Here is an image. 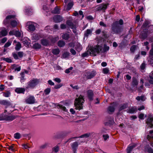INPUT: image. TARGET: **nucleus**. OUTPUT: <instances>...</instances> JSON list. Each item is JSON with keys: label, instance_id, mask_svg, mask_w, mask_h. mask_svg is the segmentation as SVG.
Returning <instances> with one entry per match:
<instances>
[{"label": "nucleus", "instance_id": "f257e3e1", "mask_svg": "<svg viewBox=\"0 0 153 153\" xmlns=\"http://www.w3.org/2000/svg\"><path fill=\"white\" fill-rule=\"evenodd\" d=\"M102 49V47L99 45L91 47L87 51L83 53L82 56L85 57L89 55L92 56H95L101 51Z\"/></svg>", "mask_w": 153, "mask_h": 153}, {"label": "nucleus", "instance_id": "f03ea898", "mask_svg": "<svg viewBox=\"0 0 153 153\" xmlns=\"http://www.w3.org/2000/svg\"><path fill=\"white\" fill-rule=\"evenodd\" d=\"M123 24V21L122 19L119 21H117L114 22L111 25V30L113 33L118 34L121 32L122 29L121 26Z\"/></svg>", "mask_w": 153, "mask_h": 153}, {"label": "nucleus", "instance_id": "7ed1b4c3", "mask_svg": "<svg viewBox=\"0 0 153 153\" xmlns=\"http://www.w3.org/2000/svg\"><path fill=\"white\" fill-rule=\"evenodd\" d=\"M15 16L13 15H9L7 16L3 22L4 24L6 25L10 22V24L13 27H15L17 25L16 21L15 20Z\"/></svg>", "mask_w": 153, "mask_h": 153}, {"label": "nucleus", "instance_id": "20e7f679", "mask_svg": "<svg viewBox=\"0 0 153 153\" xmlns=\"http://www.w3.org/2000/svg\"><path fill=\"white\" fill-rule=\"evenodd\" d=\"M84 102L83 97L81 95H80L78 98H76L74 102L76 109L78 110L82 109Z\"/></svg>", "mask_w": 153, "mask_h": 153}, {"label": "nucleus", "instance_id": "39448f33", "mask_svg": "<svg viewBox=\"0 0 153 153\" xmlns=\"http://www.w3.org/2000/svg\"><path fill=\"white\" fill-rule=\"evenodd\" d=\"M39 81L36 79H33L30 80L26 84V89H33L39 83Z\"/></svg>", "mask_w": 153, "mask_h": 153}, {"label": "nucleus", "instance_id": "423d86ee", "mask_svg": "<svg viewBox=\"0 0 153 153\" xmlns=\"http://www.w3.org/2000/svg\"><path fill=\"white\" fill-rule=\"evenodd\" d=\"M96 72L94 71H86L84 74L85 78L87 79H90L93 78L96 75Z\"/></svg>", "mask_w": 153, "mask_h": 153}, {"label": "nucleus", "instance_id": "0eeeda50", "mask_svg": "<svg viewBox=\"0 0 153 153\" xmlns=\"http://www.w3.org/2000/svg\"><path fill=\"white\" fill-rule=\"evenodd\" d=\"M27 26H28V31H33L35 30V27L36 24L31 22H28L27 23Z\"/></svg>", "mask_w": 153, "mask_h": 153}, {"label": "nucleus", "instance_id": "6e6552de", "mask_svg": "<svg viewBox=\"0 0 153 153\" xmlns=\"http://www.w3.org/2000/svg\"><path fill=\"white\" fill-rule=\"evenodd\" d=\"M35 98L33 96L30 95L25 100V102L28 104H33L35 102Z\"/></svg>", "mask_w": 153, "mask_h": 153}, {"label": "nucleus", "instance_id": "1a4fd4ad", "mask_svg": "<svg viewBox=\"0 0 153 153\" xmlns=\"http://www.w3.org/2000/svg\"><path fill=\"white\" fill-rule=\"evenodd\" d=\"M2 120L12 121L15 119L14 116H12L4 115L2 114Z\"/></svg>", "mask_w": 153, "mask_h": 153}, {"label": "nucleus", "instance_id": "9d476101", "mask_svg": "<svg viewBox=\"0 0 153 153\" xmlns=\"http://www.w3.org/2000/svg\"><path fill=\"white\" fill-rule=\"evenodd\" d=\"M108 5V4H101L97 8V10L98 11L102 10L104 11L107 9Z\"/></svg>", "mask_w": 153, "mask_h": 153}, {"label": "nucleus", "instance_id": "9b49d317", "mask_svg": "<svg viewBox=\"0 0 153 153\" xmlns=\"http://www.w3.org/2000/svg\"><path fill=\"white\" fill-rule=\"evenodd\" d=\"M71 147L74 153H76V151L78 145L77 142H75L71 145Z\"/></svg>", "mask_w": 153, "mask_h": 153}, {"label": "nucleus", "instance_id": "f8f14e48", "mask_svg": "<svg viewBox=\"0 0 153 153\" xmlns=\"http://www.w3.org/2000/svg\"><path fill=\"white\" fill-rule=\"evenodd\" d=\"M7 33V31L4 27H2L0 28V36H4L6 35Z\"/></svg>", "mask_w": 153, "mask_h": 153}, {"label": "nucleus", "instance_id": "ddd939ff", "mask_svg": "<svg viewBox=\"0 0 153 153\" xmlns=\"http://www.w3.org/2000/svg\"><path fill=\"white\" fill-rule=\"evenodd\" d=\"M54 21L56 22H59L63 20L62 16L59 15H56L54 16L53 18Z\"/></svg>", "mask_w": 153, "mask_h": 153}, {"label": "nucleus", "instance_id": "4468645a", "mask_svg": "<svg viewBox=\"0 0 153 153\" xmlns=\"http://www.w3.org/2000/svg\"><path fill=\"white\" fill-rule=\"evenodd\" d=\"M69 19H70V20H68L67 21L66 24L71 28H73V27H74V26L75 25H74L73 24V23L71 21V20H72V17H70Z\"/></svg>", "mask_w": 153, "mask_h": 153}, {"label": "nucleus", "instance_id": "2eb2a0df", "mask_svg": "<svg viewBox=\"0 0 153 153\" xmlns=\"http://www.w3.org/2000/svg\"><path fill=\"white\" fill-rule=\"evenodd\" d=\"M41 38L39 34H34L32 36V39L33 40H37Z\"/></svg>", "mask_w": 153, "mask_h": 153}, {"label": "nucleus", "instance_id": "dca6fc26", "mask_svg": "<svg viewBox=\"0 0 153 153\" xmlns=\"http://www.w3.org/2000/svg\"><path fill=\"white\" fill-rule=\"evenodd\" d=\"M25 89L22 88H16L15 90V91L18 93H23L24 94L25 91Z\"/></svg>", "mask_w": 153, "mask_h": 153}, {"label": "nucleus", "instance_id": "f3484780", "mask_svg": "<svg viewBox=\"0 0 153 153\" xmlns=\"http://www.w3.org/2000/svg\"><path fill=\"white\" fill-rule=\"evenodd\" d=\"M138 82L136 78L133 77L132 78V81L131 82L132 86L133 87H135L136 88L138 84Z\"/></svg>", "mask_w": 153, "mask_h": 153}, {"label": "nucleus", "instance_id": "a211bd4d", "mask_svg": "<svg viewBox=\"0 0 153 153\" xmlns=\"http://www.w3.org/2000/svg\"><path fill=\"white\" fill-rule=\"evenodd\" d=\"M61 37L65 40H68L70 38V35L67 33H63L61 35Z\"/></svg>", "mask_w": 153, "mask_h": 153}, {"label": "nucleus", "instance_id": "6ab92c4d", "mask_svg": "<svg viewBox=\"0 0 153 153\" xmlns=\"http://www.w3.org/2000/svg\"><path fill=\"white\" fill-rule=\"evenodd\" d=\"M145 151L148 153H153V149L150 147L149 145L145 146Z\"/></svg>", "mask_w": 153, "mask_h": 153}, {"label": "nucleus", "instance_id": "aec40b11", "mask_svg": "<svg viewBox=\"0 0 153 153\" xmlns=\"http://www.w3.org/2000/svg\"><path fill=\"white\" fill-rule=\"evenodd\" d=\"M88 97L90 100H93L94 94L93 91L91 90H88L87 92Z\"/></svg>", "mask_w": 153, "mask_h": 153}, {"label": "nucleus", "instance_id": "412c9836", "mask_svg": "<svg viewBox=\"0 0 153 153\" xmlns=\"http://www.w3.org/2000/svg\"><path fill=\"white\" fill-rule=\"evenodd\" d=\"M92 29H87L85 31L84 34V36L87 37L89 35H91L92 33Z\"/></svg>", "mask_w": 153, "mask_h": 153}, {"label": "nucleus", "instance_id": "4be33fe9", "mask_svg": "<svg viewBox=\"0 0 153 153\" xmlns=\"http://www.w3.org/2000/svg\"><path fill=\"white\" fill-rule=\"evenodd\" d=\"M136 146V145H130L127 149V153H130L132 149L134 148Z\"/></svg>", "mask_w": 153, "mask_h": 153}, {"label": "nucleus", "instance_id": "5701e85b", "mask_svg": "<svg viewBox=\"0 0 153 153\" xmlns=\"http://www.w3.org/2000/svg\"><path fill=\"white\" fill-rule=\"evenodd\" d=\"M116 103L114 102L112 105L110 106L108 108V111L112 112L114 111V107L115 106Z\"/></svg>", "mask_w": 153, "mask_h": 153}, {"label": "nucleus", "instance_id": "b1692460", "mask_svg": "<svg viewBox=\"0 0 153 153\" xmlns=\"http://www.w3.org/2000/svg\"><path fill=\"white\" fill-rule=\"evenodd\" d=\"M13 43H16L15 47V49L17 51L19 50L21 48V45L19 42H17L16 40H14L13 41Z\"/></svg>", "mask_w": 153, "mask_h": 153}, {"label": "nucleus", "instance_id": "393cba45", "mask_svg": "<svg viewBox=\"0 0 153 153\" xmlns=\"http://www.w3.org/2000/svg\"><path fill=\"white\" fill-rule=\"evenodd\" d=\"M75 48L77 51L80 52L82 49V47L79 43H77L76 44Z\"/></svg>", "mask_w": 153, "mask_h": 153}, {"label": "nucleus", "instance_id": "a878e982", "mask_svg": "<svg viewBox=\"0 0 153 153\" xmlns=\"http://www.w3.org/2000/svg\"><path fill=\"white\" fill-rule=\"evenodd\" d=\"M49 38L52 42L54 43L59 39V37L58 36H55L54 37H53L51 36H50L49 37Z\"/></svg>", "mask_w": 153, "mask_h": 153}, {"label": "nucleus", "instance_id": "bb28decb", "mask_svg": "<svg viewBox=\"0 0 153 153\" xmlns=\"http://www.w3.org/2000/svg\"><path fill=\"white\" fill-rule=\"evenodd\" d=\"M0 104L4 105H10V102L6 100H0Z\"/></svg>", "mask_w": 153, "mask_h": 153}, {"label": "nucleus", "instance_id": "cd10ccee", "mask_svg": "<svg viewBox=\"0 0 153 153\" xmlns=\"http://www.w3.org/2000/svg\"><path fill=\"white\" fill-rule=\"evenodd\" d=\"M65 45V42L63 41L60 40L58 42V45L60 47H63Z\"/></svg>", "mask_w": 153, "mask_h": 153}, {"label": "nucleus", "instance_id": "c85d7f7f", "mask_svg": "<svg viewBox=\"0 0 153 153\" xmlns=\"http://www.w3.org/2000/svg\"><path fill=\"white\" fill-rule=\"evenodd\" d=\"M60 50L58 48L54 49L52 50V53L55 55H57L59 53Z\"/></svg>", "mask_w": 153, "mask_h": 153}, {"label": "nucleus", "instance_id": "c756f323", "mask_svg": "<svg viewBox=\"0 0 153 153\" xmlns=\"http://www.w3.org/2000/svg\"><path fill=\"white\" fill-rule=\"evenodd\" d=\"M74 3L72 1L69 2L67 5V10H69L72 7Z\"/></svg>", "mask_w": 153, "mask_h": 153}, {"label": "nucleus", "instance_id": "7c9ffc66", "mask_svg": "<svg viewBox=\"0 0 153 153\" xmlns=\"http://www.w3.org/2000/svg\"><path fill=\"white\" fill-rule=\"evenodd\" d=\"M2 60L5 61L8 63H11L12 62L11 59H10L8 58H5L3 57H1V61Z\"/></svg>", "mask_w": 153, "mask_h": 153}, {"label": "nucleus", "instance_id": "2f4dec72", "mask_svg": "<svg viewBox=\"0 0 153 153\" xmlns=\"http://www.w3.org/2000/svg\"><path fill=\"white\" fill-rule=\"evenodd\" d=\"M33 47L34 49H40L41 46L40 44L38 43H36L33 45Z\"/></svg>", "mask_w": 153, "mask_h": 153}, {"label": "nucleus", "instance_id": "473e14b6", "mask_svg": "<svg viewBox=\"0 0 153 153\" xmlns=\"http://www.w3.org/2000/svg\"><path fill=\"white\" fill-rule=\"evenodd\" d=\"M137 110V108H136L134 107H132L131 108L129 109L128 112L129 113H133L135 112Z\"/></svg>", "mask_w": 153, "mask_h": 153}, {"label": "nucleus", "instance_id": "72a5a7b5", "mask_svg": "<svg viewBox=\"0 0 153 153\" xmlns=\"http://www.w3.org/2000/svg\"><path fill=\"white\" fill-rule=\"evenodd\" d=\"M136 99L139 101L141 100L142 101H144L146 99V98L145 97H144L143 96H142L140 97L137 96L136 98Z\"/></svg>", "mask_w": 153, "mask_h": 153}, {"label": "nucleus", "instance_id": "f704fd0d", "mask_svg": "<svg viewBox=\"0 0 153 153\" xmlns=\"http://www.w3.org/2000/svg\"><path fill=\"white\" fill-rule=\"evenodd\" d=\"M7 149L11 152H14L15 150L13 145L9 146L8 147H7Z\"/></svg>", "mask_w": 153, "mask_h": 153}, {"label": "nucleus", "instance_id": "c9c22d12", "mask_svg": "<svg viewBox=\"0 0 153 153\" xmlns=\"http://www.w3.org/2000/svg\"><path fill=\"white\" fill-rule=\"evenodd\" d=\"M41 43L42 45L46 46L48 44V42L47 40L42 39L41 40Z\"/></svg>", "mask_w": 153, "mask_h": 153}, {"label": "nucleus", "instance_id": "e433bc0d", "mask_svg": "<svg viewBox=\"0 0 153 153\" xmlns=\"http://www.w3.org/2000/svg\"><path fill=\"white\" fill-rule=\"evenodd\" d=\"M52 13L55 14H59L60 13L59 9L57 7H56L52 11Z\"/></svg>", "mask_w": 153, "mask_h": 153}, {"label": "nucleus", "instance_id": "4c0bfd02", "mask_svg": "<svg viewBox=\"0 0 153 153\" xmlns=\"http://www.w3.org/2000/svg\"><path fill=\"white\" fill-rule=\"evenodd\" d=\"M22 35V33L21 32L19 31H15L14 35L16 37H20Z\"/></svg>", "mask_w": 153, "mask_h": 153}, {"label": "nucleus", "instance_id": "58836bf2", "mask_svg": "<svg viewBox=\"0 0 153 153\" xmlns=\"http://www.w3.org/2000/svg\"><path fill=\"white\" fill-rule=\"evenodd\" d=\"M20 75H21V77H20V81L21 82H24L25 79L24 78L25 76H24V72H22L20 74Z\"/></svg>", "mask_w": 153, "mask_h": 153}, {"label": "nucleus", "instance_id": "ea45409f", "mask_svg": "<svg viewBox=\"0 0 153 153\" xmlns=\"http://www.w3.org/2000/svg\"><path fill=\"white\" fill-rule=\"evenodd\" d=\"M91 134L90 133H86L83 134L80 136V138L88 137L90 136Z\"/></svg>", "mask_w": 153, "mask_h": 153}, {"label": "nucleus", "instance_id": "a19ab883", "mask_svg": "<svg viewBox=\"0 0 153 153\" xmlns=\"http://www.w3.org/2000/svg\"><path fill=\"white\" fill-rule=\"evenodd\" d=\"M20 134L19 133H16L14 135V137L16 139H19L20 138Z\"/></svg>", "mask_w": 153, "mask_h": 153}, {"label": "nucleus", "instance_id": "79ce46f5", "mask_svg": "<svg viewBox=\"0 0 153 153\" xmlns=\"http://www.w3.org/2000/svg\"><path fill=\"white\" fill-rule=\"evenodd\" d=\"M69 56V53L68 52H66L64 53L62 57L63 58H65L68 57Z\"/></svg>", "mask_w": 153, "mask_h": 153}, {"label": "nucleus", "instance_id": "37998d69", "mask_svg": "<svg viewBox=\"0 0 153 153\" xmlns=\"http://www.w3.org/2000/svg\"><path fill=\"white\" fill-rule=\"evenodd\" d=\"M109 71L108 68H105L103 69L102 72L104 74H107L108 73Z\"/></svg>", "mask_w": 153, "mask_h": 153}, {"label": "nucleus", "instance_id": "c03bdc74", "mask_svg": "<svg viewBox=\"0 0 153 153\" xmlns=\"http://www.w3.org/2000/svg\"><path fill=\"white\" fill-rule=\"evenodd\" d=\"M136 48V46L135 45L132 46L130 48V51L132 52H134Z\"/></svg>", "mask_w": 153, "mask_h": 153}, {"label": "nucleus", "instance_id": "a18cd8bd", "mask_svg": "<svg viewBox=\"0 0 153 153\" xmlns=\"http://www.w3.org/2000/svg\"><path fill=\"white\" fill-rule=\"evenodd\" d=\"M51 89L50 88H47L44 91V92L46 95H48L50 93Z\"/></svg>", "mask_w": 153, "mask_h": 153}, {"label": "nucleus", "instance_id": "49530a36", "mask_svg": "<svg viewBox=\"0 0 153 153\" xmlns=\"http://www.w3.org/2000/svg\"><path fill=\"white\" fill-rule=\"evenodd\" d=\"M127 105L126 104H123V105H121V106L120 108V110H121L123 109H124L127 108Z\"/></svg>", "mask_w": 153, "mask_h": 153}, {"label": "nucleus", "instance_id": "de8ad7c7", "mask_svg": "<svg viewBox=\"0 0 153 153\" xmlns=\"http://www.w3.org/2000/svg\"><path fill=\"white\" fill-rule=\"evenodd\" d=\"M58 106V108L61 109L64 111H66L67 110L66 108L64 106L61 105H59Z\"/></svg>", "mask_w": 153, "mask_h": 153}, {"label": "nucleus", "instance_id": "09e8293b", "mask_svg": "<svg viewBox=\"0 0 153 153\" xmlns=\"http://www.w3.org/2000/svg\"><path fill=\"white\" fill-rule=\"evenodd\" d=\"M25 11L26 13L27 14H30V13H29L30 12H32V10L30 8H28V9H25Z\"/></svg>", "mask_w": 153, "mask_h": 153}, {"label": "nucleus", "instance_id": "8fccbe9b", "mask_svg": "<svg viewBox=\"0 0 153 153\" xmlns=\"http://www.w3.org/2000/svg\"><path fill=\"white\" fill-rule=\"evenodd\" d=\"M59 149V146H55L53 149V151L55 152H58Z\"/></svg>", "mask_w": 153, "mask_h": 153}, {"label": "nucleus", "instance_id": "3c124183", "mask_svg": "<svg viewBox=\"0 0 153 153\" xmlns=\"http://www.w3.org/2000/svg\"><path fill=\"white\" fill-rule=\"evenodd\" d=\"M73 68V67H71L70 68L66 69L65 71V73L67 74L69 73L72 70Z\"/></svg>", "mask_w": 153, "mask_h": 153}, {"label": "nucleus", "instance_id": "603ef678", "mask_svg": "<svg viewBox=\"0 0 153 153\" xmlns=\"http://www.w3.org/2000/svg\"><path fill=\"white\" fill-rule=\"evenodd\" d=\"M11 42L8 41L4 45V47H8L11 44Z\"/></svg>", "mask_w": 153, "mask_h": 153}, {"label": "nucleus", "instance_id": "864d4df0", "mask_svg": "<svg viewBox=\"0 0 153 153\" xmlns=\"http://www.w3.org/2000/svg\"><path fill=\"white\" fill-rule=\"evenodd\" d=\"M147 139L149 142H151L152 140H153V137L150 136L149 135H148L147 136Z\"/></svg>", "mask_w": 153, "mask_h": 153}, {"label": "nucleus", "instance_id": "5fc2aeb1", "mask_svg": "<svg viewBox=\"0 0 153 153\" xmlns=\"http://www.w3.org/2000/svg\"><path fill=\"white\" fill-rule=\"evenodd\" d=\"M150 33L153 32V25H150L148 27Z\"/></svg>", "mask_w": 153, "mask_h": 153}, {"label": "nucleus", "instance_id": "6e6d98bb", "mask_svg": "<svg viewBox=\"0 0 153 153\" xmlns=\"http://www.w3.org/2000/svg\"><path fill=\"white\" fill-rule=\"evenodd\" d=\"M109 48L108 46H107L106 45H104L103 48V50L105 52L108 51L109 49Z\"/></svg>", "mask_w": 153, "mask_h": 153}, {"label": "nucleus", "instance_id": "4d7b16f0", "mask_svg": "<svg viewBox=\"0 0 153 153\" xmlns=\"http://www.w3.org/2000/svg\"><path fill=\"white\" fill-rule=\"evenodd\" d=\"M150 79L149 80V82L150 83L153 84V77L152 75H149Z\"/></svg>", "mask_w": 153, "mask_h": 153}, {"label": "nucleus", "instance_id": "13d9d810", "mask_svg": "<svg viewBox=\"0 0 153 153\" xmlns=\"http://www.w3.org/2000/svg\"><path fill=\"white\" fill-rule=\"evenodd\" d=\"M70 51L71 53L74 55H75L76 53V52L75 51L73 48L71 49Z\"/></svg>", "mask_w": 153, "mask_h": 153}, {"label": "nucleus", "instance_id": "bf43d9fd", "mask_svg": "<svg viewBox=\"0 0 153 153\" xmlns=\"http://www.w3.org/2000/svg\"><path fill=\"white\" fill-rule=\"evenodd\" d=\"M18 57L20 58L22 57L23 55V53L22 52H18Z\"/></svg>", "mask_w": 153, "mask_h": 153}, {"label": "nucleus", "instance_id": "052dcab7", "mask_svg": "<svg viewBox=\"0 0 153 153\" xmlns=\"http://www.w3.org/2000/svg\"><path fill=\"white\" fill-rule=\"evenodd\" d=\"M10 94L9 92H7L6 93H4L3 94V95L4 96L6 97H9Z\"/></svg>", "mask_w": 153, "mask_h": 153}, {"label": "nucleus", "instance_id": "680f3d73", "mask_svg": "<svg viewBox=\"0 0 153 153\" xmlns=\"http://www.w3.org/2000/svg\"><path fill=\"white\" fill-rule=\"evenodd\" d=\"M14 58L15 59H19L18 54L15 53H13L12 54Z\"/></svg>", "mask_w": 153, "mask_h": 153}, {"label": "nucleus", "instance_id": "e2e57ef3", "mask_svg": "<svg viewBox=\"0 0 153 153\" xmlns=\"http://www.w3.org/2000/svg\"><path fill=\"white\" fill-rule=\"evenodd\" d=\"M146 67V64H145L143 62L141 64V66H140V68L141 70H144L145 68Z\"/></svg>", "mask_w": 153, "mask_h": 153}, {"label": "nucleus", "instance_id": "0e129e2a", "mask_svg": "<svg viewBox=\"0 0 153 153\" xmlns=\"http://www.w3.org/2000/svg\"><path fill=\"white\" fill-rule=\"evenodd\" d=\"M149 43L148 42H144V45L146 46V48L147 51H148L149 49V48L148 46Z\"/></svg>", "mask_w": 153, "mask_h": 153}, {"label": "nucleus", "instance_id": "69168bd1", "mask_svg": "<svg viewBox=\"0 0 153 153\" xmlns=\"http://www.w3.org/2000/svg\"><path fill=\"white\" fill-rule=\"evenodd\" d=\"M4 89V85H0V91H1Z\"/></svg>", "mask_w": 153, "mask_h": 153}, {"label": "nucleus", "instance_id": "338daca9", "mask_svg": "<svg viewBox=\"0 0 153 153\" xmlns=\"http://www.w3.org/2000/svg\"><path fill=\"white\" fill-rule=\"evenodd\" d=\"M23 148L24 149H28L29 148H30V147L29 146H28V145L27 144H23L22 145Z\"/></svg>", "mask_w": 153, "mask_h": 153}, {"label": "nucleus", "instance_id": "774afa93", "mask_svg": "<svg viewBox=\"0 0 153 153\" xmlns=\"http://www.w3.org/2000/svg\"><path fill=\"white\" fill-rule=\"evenodd\" d=\"M54 69L56 70H59L61 69V67L59 65H56L54 67Z\"/></svg>", "mask_w": 153, "mask_h": 153}]
</instances>
